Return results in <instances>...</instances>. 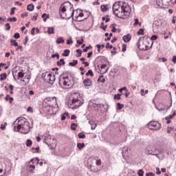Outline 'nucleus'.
<instances>
[{
	"label": "nucleus",
	"mask_w": 176,
	"mask_h": 176,
	"mask_svg": "<svg viewBox=\"0 0 176 176\" xmlns=\"http://www.w3.org/2000/svg\"><path fill=\"white\" fill-rule=\"evenodd\" d=\"M56 65L58 67H61V65H65V61H64V59H60L56 63Z\"/></svg>",
	"instance_id": "obj_27"
},
{
	"label": "nucleus",
	"mask_w": 176,
	"mask_h": 176,
	"mask_svg": "<svg viewBox=\"0 0 176 176\" xmlns=\"http://www.w3.org/2000/svg\"><path fill=\"white\" fill-rule=\"evenodd\" d=\"M50 78V80H49L48 83H50V85H54V80H56V76L51 74Z\"/></svg>",
	"instance_id": "obj_18"
},
{
	"label": "nucleus",
	"mask_w": 176,
	"mask_h": 176,
	"mask_svg": "<svg viewBox=\"0 0 176 176\" xmlns=\"http://www.w3.org/2000/svg\"><path fill=\"white\" fill-rule=\"evenodd\" d=\"M155 170H156V174H157L158 175H160V174H162V172L160 171V168H159V167H157Z\"/></svg>",
	"instance_id": "obj_55"
},
{
	"label": "nucleus",
	"mask_w": 176,
	"mask_h": 176,
	"mask_svg": "<svg viewBox=\"0 0 176 176\" xmlns=\"http://www.w3.org/2000/svg\"><path fill=\"white\" fill-rule=\"evenodd\" d=\"M124 42H130V41L131 40V35H130V34H128L125 36H123L122 38Z\"/></svg>",
	"instance_id": "obj_17"
},
{
	"label": "nucleus",
	"mask_w": 176,
	"mask_h": 176,
	"mask_svg": "<svg viewBox=\"0 0 176 176\" xmlns=\"http://www.w3.org/2000/svg\"><path fill=\"white\" fill-rule=\"evenodd\" d=\"M56 43L58 45H60V43H65V40L63 38V37H58L56 41Z\"/></svg>",
	"instance_id": "obj_21"
},
{
	"label": "nucleus",
	"mask_w": 176,
	"mask_h": 176,
	"mask_svg": "<svg viewBox=\"0 0 176 176\" xmlns=\"http://www.w3.org/2000/svg\"><path fill=\"white\" fill-rule=\"evenodd\" d=\"M111 27H113L112 32H116V28H115V24H112Z\"/></svg>",
	"instance_id": "obj_59"
},
{
	"label": "nucleus",
	"mask_w": 176,
	"mask_h": 176,
	"mask_svg": "<svg viewBox=\"0 0 176 176\" xmlns=\"http://www.w3.org/2000/svg\"><path fill=\"white\" fill-rule=\"evenodd\" d=\"M96 164H97L98 166H101V160H97V161H96Z\"/></svg>",
	"instance_id": "obj_64"
},
{
	"label": "nucleus",
	"mask_w": 176,
	"mask_h": 176,
	"mask_svg": "<svg viewBox=\"0 0 176 176\" xmlns=\"http://www.w3.org/2000/svg\"><path fill=\"white\" fill-rule=\"evenodd\" d=\"M147 127L149 129V130L157 131L160 130L162 128V124H160V123H159L157 121H151L148 123Z\"/></svg>",
	"instance_id": "obj_8"
},
{
	"label": "nucleus",
	"mask_w": 176,
	"mask_h": 176,
	"mask_svg": "<svg viewBox=\"0 0 176 176\" xmlns=\"http://www.w3.org/2000/svg\"><path fill=\"white\" fill-rule=\"evenodd\" d=\"M120 94H118L117 95H114V100H120Z\"/></svg>",
	"instance_id": "obj_52"
},
{
	"label": "nucleus",
	"mask_w": 176,
	"mask_h": 176,
	"mask_svg": "<svg viewBox=\"0 0 176 176\" xmlns=\"http://www.w3.org/2000/svg\"><path fill=\"white\" fill-rule=\"evenodd\" d=\"M85 143H78L77 144V148L79 149V151H82L83 148H85Z\"/></svg>",
	"instance_id": "obj_28"
},
{
	"label": "nucleus",
	"mask_w": 176,
	"mask_h": 176,
	"mask_svg": "<svg viewBox=\"0 0 176 176\" xmlns=\"http://www.w3.org/2000/svg\"><path fill=\"white\" fill-rule=\"evenodd\" d=\"M58 85L63 87L64 86L66 87V89H68L70 86H72V82H71V80L69 79V77H62L61 76L58 78Z\"/></svg>",
	"instance_id": "obj_6"
},
{
	"label": "nucleus",
	"mask_w": 176,
	"mask_h": 176,
	"mask_svg": "<svg viewBox=\"0 0 176 176\" xmlns=\"http://www.w3.org/2000/svg\"><path fill=\"white\" fill-rule=\"evenodd\" d=\"M83 85L85 87H90L91 86V80L90 78H87L83 81Z\"/></svg>",
	"instance_id": "obj_15"
},
{
	"label": "nucleus",
	"mask_w": 176,
	"mask_h": 176,
	"mask_svg": "<svg viewBox=\"0 0 176 176\" xmlns=\"http://www.w3.org/2000/svg\"><path fill=\"white\" fill-rule=\"evenodd\" d=\"M117 107H118V109H119V111H120L121 109H123V108H124V104H120V102H118Z\"/></svg>",
	"instance_id": "obj_36"
},
{
	"label": "nucleus",
	"mask_w": 176,
	"mask_h": 176,
	"mask_svg": "<svg viewBox=\"0 0 176 176\" xmlns=\"http://www.w3.org/2000/svg\"><path fill=\"white\" fill-rule=\"evenodd\" d=\"M44 141L45 144L48 146H50V145H54V144H56V138L50 135H46L45 136Z\"/></svg>",
	"instance_id": "obj_10"
},
{
	"label": "nucleus",
	"mask_w": 176,
	"mask_h": 176,
	"mask_svg": "<svg viewBox=\"0 0 176 176\" xmlns=\"http://www.w3.org/2000/svg\"><path fill=\"white\" fill-rule=\"evenodd\" d=\"M57 58V60H60V54L58 53H56L52 55V58Z\"/></svg>",
	"instance_id": "obj_40"
},
{
	"label": "nucleus",
	"mask_w": 176,
	"mask_h": 176,
	"mask_svg": "<svg viewBox=\"0 0 176 176\" xmlns=\"http://www.w3.org/2000/svg\"><path fill=\"white\" fill-rule=\"evenodd\" d=\"M69 65H70V67H75L78 65V60H73V62H70Z\"/></svg>",
	"instance_id": "obj_31"
},
{
	"label": "nucleus",
	"mask_w": 176,
	"mask_h": 176,
	"mask_svg": "<svg viewBox=\"0 0 176 176\" xmlns=\"http://www.w3.org/2000/svg\"><path fill=\"white\" fill-rule=\"evenodd\" d=\"M145 152L146 155L156 156L158 159H160V156H159V155L162 153V151L155 147V146H147Z\"/></svg>",
	"instance_id": "obj_5"
},
{
	"label": "nucleus",
	"mask_w": 176,
	"mask_h": 176,
	"mask_svg": "<svg viewBox=\"0 0 176 176\" xmlns=\"http://www.w3.org/2000/svg\"><path fill=\"white\" fill-rule=\"evenodd\" d=\"M89 123L91 126V130H96V127H97V122H96L93 120H91L89 121Z\"/></svg>",
	"instance_id": "obj_16"
},
{
	"label": "nucleus",
	"mask_w": 176,
	"mask_h": 176,
	"mask_svg": "<svg viewBox=\"0 0 176 176\" xmlns=\"http://www.w3.org/2000/svg\"><path fill=\"white\" fill-rule=\"evenodd\" d=\"M172 61L174 63V64H176V56H173Z\"/></svg>",
	"instance_id": "obj_63"
},
{
	"label": "nucleus",
	"mask_w": 176,
	"mask_h": 176,
	"mask_svg": "<svg viewBox=\"0 0 176 176\" xmlns=\"http://www.w3.org/2000/svg\"><path fill=\"white\" fill-rule=\"evenodd\" d=\"M96 47H98V51L100 52V49H104V47H105V45L104 44H102V45H96Z\"/></svg>",
	"instance_id": "obj_38"
},
{
	"label": "nucleus",
	"mask_w": 176,
	"mask_h": 176,
	"mask_svg": "<svg viewBox=\"0 0 176 176\" xmlns=\"http://www.w3.org/2000/svg\"><path fill=\"white\" fill-rule=\"evenodd\" d=\"M102 12H107V10H108L109 9V6L108 4L107 5H103V6H101V8H100Z\"/></svg>",
	"instance_id": "obj_23"
},
{
	"label": "nucleus",
	"mask_w": 176,
	"mask_h": 176,
	"mask_svg": "<svg viewBox=\"0 0 176 176\" xmlns=\"http://www.w3.org/2000/svg\"><path fill=\"white\" fill-rule=\"evenodd\" d=\"M47 32L50 35L51 34H54V28H47Z\"/></svg>",
	"instance_id": "obj_32"
},
{
	"label": "nucleus",
	"mask_w": 176,
	"mask_h": 176,
	"mask_svg": "<svg viewBox=\"0 0 176 176\" xmlns=\"http://www.w3.org/2000/svg\"><path fill=\"white\" fill-rule=\"evenodd\" d=\"M85 102V100L82 99V97H80V94L78 93H74L72 95V98H70L69 100V105L72 107L74 109H78L79 107H81L82 104H83Z\"/></svg>",
	"instance_id": "obj_3"
},
{
	"label": "nucleus",
	"mask_w": 176,
	"mask_h": 176,
	"mask_svg": "<svg viewBox=\"0 0 176 176\" xmlns=\"http://www.w3.org/2000/svg\"><path fill=\"white\" fill-rule=\"evenodd\" d=\"M105 47L106 49H112L113 46H112V45H111L109 43H107Z\"/></svg>",
	"instance_id": "obj_51"
},
{
	"label": "nucleus",
	"mask_w": 176,
	"mask_h": 176,
	"mask_svg": "<svg viewBox=\"0 0 176 176\" xmlns=\"http://www.w3.org/2000/svg\"><path fill=\"white\" fill-rule=\"evenodd\" d=\"M38 16H39L38 13H34V15L32 17L31 20L32 21H36V20H38Z\"/></svg>",
	"instance_id": "obj_37"
},
{
	"label": "nucleus",
	"mask_w": 176,
	"mask_h": 176,
	"mask_svg": "<svg viewBox=\"0 0 176 176\" xmlns=\"http://www.w3.org/2000/svg\"><path fill=\"white\" fill-rule=\"evenodd\" d=\"M138 175L139 176H144V170L140 169L138 171Z\"/></svg>",
	"instance_id": "obj_49"
},
{
	"label": "nucleus",
	"mask_w": 176,
	"mask_h": 176,
	"mask_svg": "<svg viewBox=\"0 0 176 176\" xmlns=\"http://www.w3.org/2000/svg\"><path fill=\"white\" fill-rule=\"evenodd\" d=\"M85 14L83 12H80L78 16H75L76 21H83V19H79V17H83Z\"/></svg>",
	"instance_id": "obj_19"
},
{
	"label": "nucleus",
	"mask_w": 176,
	"mask_h": 176,
	"mask_svg": "<svg viewBox=\"0 0 176 176\" xmlns=\"http://www.w3.org/2000/svg\"><path fill=\"white\" fill-rule=\"evenodd\" d=\"M12 46H19V43L16 42V40H10Z\"/></svg>",
	"instance_id": "obj_46"
},
{
	"label": "nucleus",
	"mask_w": 176,
	"mask_h": 176,
	"mask_svg": "<svg viewBox=\"0 0 176 176\" xmlns=\"http://www.w3.org/2000/svg\"><path fill=\"white\" fill-rule=\"evenodd\" d=\"M146 43H148V41H146V39H143L142 41L140 38L138 42V47L140 50H143V51L148 50V49H150V47L149 45H147Z\"/></svg>",
	"instance_id": "obj_9"
},
{
	"label": "nucleus",
	"mask_w": 176,
	"mask_h": 176,
	"mask_svg": "<svg viewBox=\"0 0 176 176\" xmlns=\"http://www.w3.org/2000/svg\"><path fill=\"white\" fill-rule=\"evenodd\" d=\"M122 52H126L127 50V45L126 44H123L122 46Z\"/></svg>",
	"instance_id": "obj_54"
},
{
	"label": "nucleus",
	"mask_w": 176,
	"mask_h": 176,
	"mask_svg": "<svg viewBox=\"0 0 176 176\" xmlns=\"http://www.w3.org/2000/svg\"><path fill=\"white\" fill-rule=\"evenodd\" d=\"M63 6H65V8L66 9V10L68 9V8H69V12L70 13H72L73 14V16H74V6L69 3V1L67 2H65L63 3Z\"/></svg>",
	"instance_id": "obj_13"
},
{
	"label": "nucleus",
	"mask_w": 176,
	"mask_h": 176,
	"mask_svg": "<svg viewBox=\"0 0 176 176\" xmlns=\"http://www.w3.org/2000/svg\"><path fill=\"white\" fill-rule=\"evenodd\" d=\"M134 21H135V23H133L134 27H137V25H140V27H141V25H142V23L140 22V20L138 19V18L135 19Z\"/></svg>",
	"instance_id": "obj_22"
},
{
	"label": "nucleus",
	"mask_w": 176,
	"mask_h": 176,
	"mask_svg": "<svg viewBox=\"0 0 176 176\" xmlns=\"http://www.w3.org/2000/svg\"><path fill=\"white\" fill-rule=\"evenodd\" d=\"M76 53H78V55L76 56V57H80L82 56V53H83V52L82 51V50L78 49V50H76Z\"/></svg>",
	"instance_id": "obj_41"
},
{
	"label": "nucleus",
	"mask_w": 176,
	"mask_h": 176,
	"mask_svg": "<svg viewBox=\"0 0 176 176\" xmlns=\"http://www.w3.org/2000/svg\"><path fill=\"white\" fill-rule=\"evenodd\" d=\"M18 78H24V73H23V72H19L18 73Z\"/></svg>",
	"instance_id": "obj_53"
},
{
	"label": "nucleus",
	"mask_w": 176,
	"mask_h": 176,
	"mask_svg": "<svg viewBox=\"0 0 176 176\" xmlns=\"http://www.w3.org/2000/svg\"><path fill=\"white\" fill-rule=\"evenodd\" d=\"M28 41H29L28 36H26L25 38V42H23V45H27V42H28Z\"/></svg>",
	"instance_id": "obj_62"
},
{
	"label": "nucleus",
	"mask_w": 176,
	"mask_h": 176,
	"mask_svg": "<svg viewBox=\"0 0 176 176\" xmlns=\"http://www.w3.org/2000/svg\"><path fill=\"white\" fill-rule=\"evenodd\" d=\"M8 78V74L6 73L1 74L0 75V80H5Z\"/></svg>",
	"instance_id": "obj_30"
},
{
	"label": "nucleus",
	"mask_w": 176,
	"mask_h": 176,
	"mask_svg": "<svg viewBox=\"0 0 176 176\" xmlns=\"http://www.w3.org/2000/svg\"><path fill=\"white\" fill-rule=\"evenodd\" d=\"M78 137L80 140H85V138H86V134H85L84 132H81L78 134Z\"/></svg>",
	"instance_id": "obj_25"
},
{
	"label": "nucleus",
	"mask_w": 176,
	"mask_h": 176,
	"mask_svg": "<svg viewBox=\"0 0 176 176\" xmlns=\"http://www.w3.org/2000/svg\"><path fill=\"white\" fill-rule=\"evenodd\" d=\"M90 47H91V46H90V47H86L85 49H83V52H85V53H86V52H87V50H89V49H90Z\"/></svg>",
	"instance_id": "obj_61"
},
{
	"label": "nucleus",
	"mask_w": 176,
	"mask_h": 176,
	"mask_svg": "<svg viewBox=\"0 0 176 176\" xmlns=\"http://www.w3.org/2000/svg\"><path fill=\"white\" fill-rule=\"evenodd\" d=\"M122 156H123V159H124L125 160H127V159H129V157L130 156V149H129L128 147H124L122 149Z\"/></svg>",
	"instance_id": "obj_12"
},
{
	"label": "nucleus",
	"mask_w": 176,
	"mask_h": 176,
	"mask_svg": "<svg viewBox=\"0 0 176 176\" xmlns=\"http://www.w3.org/2000/svg\"><path fill=\"white\" fill-rule=\"evenodd\" d=\"M138 35H144V29H140L137 32Z\"/></svg>",
	"instance_id": "obj_48"
},
{
	"label": "nucleus",
	"mask_w": 176,
	"mask_h": 176,
	"mask_svg": "<svg viewBox=\"0 0 176 176\" xmlns=\"http://www.w3.org/2000/svg\"><path fill=\"white\" fill-rule=\"evenodd\" d=\"M74 43V41H72V37H69V39L67 41V45H71Z\"/></svg>",
	"instance_id": "obj_47"
},
{
	"label": "nucleus",
	"mask_w": 176,
	"mask_h": 176,
	"mask_svg": "<svg viewBox=\"0 0 176 176\" xmlns=\"http://www.w3.org/2000/svg\"><path fill=\"white\" fill-rule=\"evenodd\" d=\"M14 74H17V67H14L12 69V74H13L14 78L15 79Z\"/></svg>",
	"instance_id": "obj_50"
},
{
	"label": "nucleus",
	"mask_w": 176,
	"mask_h": 176,
	"mask_svg": "<svg viewBox=\"0 0 176 176\" xmlns=\"http://www.w3.org/2000/svg\"><path fill=\"white\" fill-rule=\"evenodd\" d=\"M14 10H17V8H16L15 7H13L11 8L10 13L11 16H13V14H14Z\"/></svg>",
	"instance_id": "obj_45"
},
{
	"label": "nucleus",
	"mask_w": 176,
	"mask_h": 176,
	"mask_svg": "<svg viewBox=\"0 0 176 176\" xmlns=\"http://www.w3.org/2000/svg\"><path fill=\"white\" fill-rule=\"evenodd\" d=\"M157 6H171L173 5V0H156Z\"/></svg>",
	"instance_id": "obj_11"
},
{
	"label": "nucleus",
	"mask_w": 176,
	"mask_h": 176,
	"mask_svg": "<svg viewBox=\"0 0 176 176\" xmlns=\"http://www.w3.org/2000/svg\"><path fill=\"white\" fill-rule=\"evenodd\" d=\"M69 53H71V51H69V50H65L62 56H63L64 57H68V56H69Z\"/></svg>",
	"instance_id": "obj_34"
},
{
	"label": "nucleus",
	"mask_w": 176,
	"mask_h": 176,
	"mask_svg": "<svg viewBox=\"0 0 176 176\" xmlns=\"http://www.w3.org/2000/svg\"><path fill=\"white\" fill-rule=\"evenodd\" d=\"M98 83H105V79L104 78V76L101 75L99 76L98 79Z\"/></svg>",
	"instance_id": "obj_24"
},
{
	"label": "nucleus",
	"mask_w": 176,
	"mask_h": 176,
	"mask_svg": "<svg viewBox=\"0 0 176 176\" xmlns=\"http://www.w3.org/2000/svg\"><path fill=\"white\" fill-rule=\"evenodd\" d=\"M6 31H10V29L12 28V26H10V23H7L6 24Z\"/></svg>",
	"instance_id": "obj_44"
},
{
	"label": "nucleus",
	"mask_w": 176,
	"mask_h": 176,
	"mask_svg": "<svg viewBox=\"0 0 176 176\" xmlns=\"http://www.w3.org/2000/svg\"><path fill=\"white\" fill-rule=\"evenodd\" d=\"M7 21H10V23H12V21H14V23H16V21H17V18L14 16L12 18H8L7 19Z\"/></svg>",
	"instance_id": "obj_35"
},
{
	"label": "nucleus",
	"mask_w": 176,
	"mask_h": 176,
	"mask_svg": "<svg viewBox=\"0 0 176 176\" xmlns=\"http://www.w3.org/2000/svg\"><path fill=\"white\" fill-rule=\"evenodd\" d=\"M51 75L52 74L47 72L43 73L41 76L43 79H44L45 82H47V83H48L49 80H50Z\"/></svg>",
	"instance_id": "obj_14"
},
{
	"label": "nucleus",
	"mask_w": 176,
	"mask_h": 176,
	"mask_svg": "<svg viewBox=\"0 0 176 176\" xmlns=\"http://www.w3.org/2000/svg\"><path fill=\"white\" fill-rule=\"evenodd\" d=\"M6 101H9L10 104H13V98L10 97V95L7 94L5 98Z\"/></svg>",
	"instance_id": "obj_20"
},
{
	"label": "nucleus",
	"mask_w": 176,
	"mask_h": 176,
	"mask_svg": "<svg viewBox=\"0 0 176 176\" xmlns=\"http://www.w3.org/2000/svg\"><path fill=\"white\" fill-rule=\"evenodd\" d=\"M31 145H32V140L28 139L27 141H26V146H31Z\"/></svg>",
	"instance_id": "obj_43"
},
{
	"label": "nucleus",
	"mask_w": 176,
	"mask_h": 176,
	"mask_svg": "<svg viewBox=\"0 0 176 176\" xmlns=\"http://www.w3.org/2000/svg\"><path fill=\"white\" fill-rule=\"evenodd\" d=\"M66 118H69V115L68 114V113L61 114V120H65Z\"/></svg>",
	"instance_id": "obj_33"
},
{
	"label": "nucleus",
	"mask_w": 176,
	"mask_h": 176,
	"mask_svg": "<svg viewBox=\"0 0 176 176\" xmlns=\"http://www.w3.org/2000/svg\"><path fill=\"white\" fill-rule=\"evenodd\" d=\"M151 41H156L157 39V35H153L151 38Z\"/></svg>",
	"instance_id": "obj_57"
},
{
	"label": "nucleus",
	"mask_w": 176,
	"mask_h": 176,
	"mask_svg": "<svg viewBox=\"0 0 176 176\" xmlns=\"http://www.w3.org/2000/svg\"><path fill=\"white\" fill-rule=\"evenodd\" d=\"M14 131L21 133L22 134H28L30 133V122L24 117L18 118L13 124Z\"/></svg>",
	"instance_id": "obj_2"
},
{
	"label": "nucleus",
	"mask_w": 176,
	"mask_h": 176,
	"mask_svg": "<svg viewBox=\"0 0 176 176\" xmlns=\"http://www.w3.org/2000/svg\"><path fill=\"white\" fill-rule=\"evenodd\" d=\"M78 126V124H75V123H72L71 124V129L73 130V131H76V128Z\"/></svg>",
	"instance_id": "obj_42"
},
{
	"label": "nucleus",
	"mask_w": 176,
	"mask_h": 176,
	"mask_svg": "<svg viewBox=\"0 0 176 176\" xmlns=\"http://www.w3.org/2000/svg\"><path fill=\"white\" fill-rule=\"evenodd\" d=\"M90 75V76H91V78H93V76H94V74L93 73L92 70H88V72L86 73V76H89Z\"/></svg>",
	"instance_id": "obj_39"
},
{
	"label": "nucleus",
	"mask_w": 176,
	"mask_h": 176,
	"mask_svg": "<svg viewBox=\"0 0 176 176\" xmlns=\"http://www.w3.org/2000/svg\"><path fill=\"white\" fill-rule=\"evenodd\" d=\"M146 176H155V173H146Z\"/></svg>",
	"instance_id": "obj_60"
},
{
	"label": "nucleus",
	"mask_w": 176,
	"mask_h": 176,
	"mask_svg": "<svg viewBox=\"0 0 176 176\" xmlns=\"http://www.w3.org/2000/svg\"><path fill=\"white\" fill-rule=\"evenodd\" d=\"M34 9H35V6H34V4H29L27 6V10H28L29 12H32Z\"/></svg>",
	"instance_id": "obj_26"
},
{
	"label": "nucleus",
	"mask_w": 176,
	"mask_h": 176,
	"mask_svg": "<svg viewBox=\"0 0 176 176\" xmlns=\"http://www.w3.org/2000/svg\"><path fill=\"white\" fill-rule=\"evenodd\" d=\"M67 9L65 8V6H64L63 4H62L59 8V14L60 16L62 19H69L71 17H74V14L73 13H69L68 12L67 14Z\"/></svg>",
	"instance_id": "obj_7"
},
{
	"label": "nucleus",
	"mask_w": 176,
	"mask_h": 176,
	"mask_svg": "<svg viewBox=\"0 0 176 176\" xmlns=\"http://www.w3.org/2000/svg\"><path fill=\"white\" fill-rule=\"evenodd\" d=\"M35 170V165H30L28 171L32 174H34V170Z\"/></svg>",
	"instance_id": "obj_29"
},
{
	"label": "nucleus",
	"mask_w": 176,
	"mask_h": 176,
	"mask_svg": "<svg viewBox=\"0 0 176 176\" xmlns=\"http://www.w3.org/2000/svg\"><path fill=\"white\" fill-rule=\"evenodd\" d=\"M158 60H162V61L163 63L167 62V58H166L165 57L159 58Z\"/></svg>",
	"instance_id": "obj_58"
},
{
	"label": "nucleus",
	"mask_w": 176,
	"mask_h": 176,
	"mask_svg": "<svg viewBox=\"0 0 176 176\" xmlns=\"http://www.w3.org/2000/svg\"><path fill=\"white\" fill-rule=\"evenodd\" d=\"M107 62L105 59L97 60L95 64V69L98 74H107L108 71Z\"/></svg>",
	"instance_id": "obj_4"
},
{
	"label": "nucleus",
	"mask_w": 176,
	"mask_h": 176,
	"mask_svg": "<svg viewBox=\"0 0 176 176\" xmlns=\"http://www.w3.org/2000/svg\"><path fill=\"white\" fill-rule=\"evenodd\" d=\"M14 38H15V39H19V38H20V33H15Z\"/></svg>",
	"instance_id": "obj_56"
},
{
	"label": "nucleus",
	"mask_w": 176,
	"mask_h": 176,
	"mask_svg": "<svg viewBox=\"0 0 176 176\" xmlns=\"http://www.w3.org/2000/svg\"><path fill=\"white\" fill-rule=\"evenodd\" d=\"M113 12L119 19H127V16L131 12V8L129 3L124 1H118L113 4Z\"/></svg>",
	"instance_id": "obj_1"
}]
</instances>
